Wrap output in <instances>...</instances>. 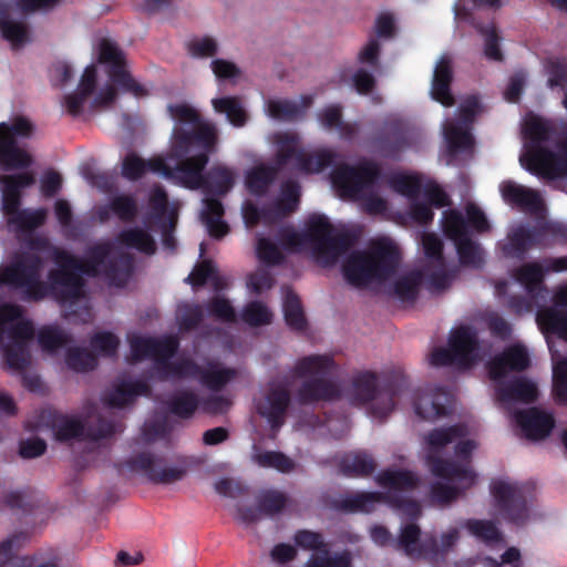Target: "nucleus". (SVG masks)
Masks as SVG:
<instances>
[{"instance_id": "nucleus-42", "label": "nucleus", "mask_w": 567, "mask_h": 567, "mask_svg": "<svg viewBox=\"0 0 567 567\" xmlns=\"http://www.w3.org/2000/svg\"><path fill=\"white\" fill-rule=\"evenodd\" d=\"M465 527L473 536L488 545L502 540L499 530L492 522L480 519L467 520Z\"/></svg>"}, {"instance_id": "nucleus-60", "label": "nucleus", "mask_w": 567, "mask_h": 567, "mask_svg": "<svg viewBox=\"0 0 567 567\" xmlns=\"http://www.w3.org/2000/svg\"><path fill=\"white\" fill-rule=\"evenodd\" d=\"M250 327L268 324L271 321L272 313L262 302H250Z\"/></svg>"}, {"instance_id": "nucleus-7", "label": "nucleus", "mask_w": 567, "mask_h": 567, "mask_svg": "<svg viewBox=\"0 0 567 567\" xmlns=\"http://www.w3.org/2000/svg\"><path fill=\"white\" fill-rule=\"evenodd\" d=\"M100 60L112 65L110 80L103 85L97 84L95 66H87L81 78L78 91L65 99L66 110L72 114H79L86 102L92 106H104L114 101L115 86L132 92L135 96H143L147 90L131 78L123 65V55L118 48L111 41L101 43Z\"/></svg>"}, {"instance_id": "nucleus-37", "label": "nucleus", "mask_w": 567, "mask_h": 567, "mask_svg": "<svg viewBox=\"0 0 567 567\" xmlns=\"http://www.w3.org/2000/svg\"><path fill=\"white\" fill-rule=\"evenodd\" d=\"M134 466L145 472L151 478L161 482H172L182 477V472L179 471H164L162 468V460L150 453L138 455L134 461Z\"/></svg>"}, {"instance_id": "nucleus-56", "label": "nucleus", "mask_w": 567, "mask_h": 567, "mask_svg": "<svg viewBox=\"0 0 567 567\" xmlns=\"http://www.w3.org/2000/svg\"><path fill=\"white\" fill-rule=\"evenodd\" d=\"M209 309L220 320L230 321L235 318L234 307L221 296H217L212 300Z\"/></svg>"}, {"instance_id": "nucleus-14", "label": "nucleus", "mask_w": 567, "mask_h": 567, "mask_svg": "<svg viewBox=\"0 0 567 567\" xmlns=\"http://www.w3.org/2000/svg\"><path fill=\"white\" fill-rule=\"evenodd\" d=\"M390 187L410 200L409 217L417 225L433 220L432 206L442 208L450 204L447 194L433 181L414 173H394Z\"/></svg>"}, {"instance_id": "nucleus-29", "label": "nucleus", "mask_w": 567, "mask_h": 567, "mask_svg": "<svg viewBox=\"0 0 567 567\" xmlns=\"http://www.w3.org/2000/svg\"><path fill=\"white\" fill-rule=\"evenodd\" d=\"M499 193L507 205L523 213H537L543 208V198L538 190L514 181L502 182Z\"/></svg>"}, {"instance_id": "nucleus-21", "label": "nucleus", "mask_w": 567, "mask_h": 567, "mask_svg": "<svg viewBox=\"0 0 567 567\" xmlns=\"http://www.w3.org/2000/svg\"><path fill=\"white\" fill-rule=\"evenodd\" d=\"M43 420H47L45 425H51L52 434L59 441L82 436L85 427L90 430L87 436L93 439L106 436L113 432L111 424H102L96 433L91 430L94 423L101 422V414L96 406L87 408L81 416L47 414Z\"/></svg>"}, {"instance_id": "nucleus-54", "label": "nucleus", "mask_w": 567, "mask_h": 567, "mask_svg": "<svg viewBox=\"0 0 567 567\" xmlns=\"http://www.w3.org/2000/svg\"><path fill=\"white\" fill-rule=\"evenodd\" d=\"M485 321L493 336L506 339L511 334V326L498 313H486Z\"/></svg>"}, {"instance_id": "nucleus-39", "label": "nucleus", "mask_w": 567, "mask_h": 567, "mask_svg": "<svg viewBox=\"0 0 567 567\" xmlns=\"http://www.w3.org/2000/svg\"><path fill=\"white\" fill-rule=\"evenodd\" d=\"M321 125L327 130H337L341 137L349 138L355 133V125L341 120V109L337 105L326 107L319 114Z\"/></svg>"}, {"instance_id": "nucleus-64", "label": "nucleus", "mask_w": 567, "mask_h": 567, "mask_svg": "<svg viewBox=\"0 0 567 567\" xmlns=\"http://www.w3.org/2000/svg\"><path fill=\"white\" fill-rule=\"evenodd\" d=\"M353 86L360 94L369 93L374 86V79L371 73L359 69L352 78Z\"/></svg>"}, {"instance_id": "nucleus-15", "label": "nucleus", "mask_w": 567, "mask_h": 567, "mask_svg": "<svg viewBox=\"0 0 567 567\" xmlns=\"http://www.w3.org/2000/svg\"><path fill=\"white\" fill-rule=\"evenodd\" d=\"M545 265L538 261H528L513 269L512 278L518 282L525 290L526 296L509 295L512 281L496 280L494 281V296L503 302L511 311L520 315L533 310L534 303L544 298L547 288L544 284Z\"/></svg>"}, {"instance_id": "nucleus-63", "label": "nucleus", "mask_w": 567, "mask_h": 567, "mask_svg": "<svg viewBox=\"0 0 567 567\" xmlns=\"http://www.w3.org/2000/svg\"><path fill=\"white\" fill-rule=\"evenodd\" d=\"M45 451V443L41 439H30L21 442L20 454L23 457L32 458L40 456Z\"/></svg>"}, {"instance_id": "nucleus-55", "label": "nucleus", "mask_w": 567, "mask_h": 567, "mask_svg": "<svg viewBox=\"0 0 567 567\" xmlns=\"http://www.w3.org/2000/svg\"><path fill=\"white\" fill-rule=\"evenodd\" d=\"M215 489L218 494L230 499H236L244 494V487L237 480L231 477L220 478L215 483Z\"/></svg>"}, {"instance_id": "nucleus-61", "label": "nucleus", "mask_w": 567, "mask_h": 567, "mask_svg": "<svg viewBox=\"0 0 567 567\" xmlns=\"http://www.w3.org/2000/svg\"><path fill=\"white\" fill-rule=\"evenodd\" d=\"M526 76L523 72L515 73L504 91V97L508 102H516L519 99L520 92L525 85Z\"/></svg>"}, {"instance_id": "nucleus-58", "label": "nucleus", "mask_w": 567, "mask_h": 567, "mask_svg": "<svg viewBox=\"0 0 567 567\" xmlns=\"http://www.w3.org/2000/svg\"><path fill=\"white\" fill-rule=\"evenodd\" d=\"M111 208L112 212L121 219H128L136 212L134 202L127 196H118L114 198Z\"/></svg>"}, {"instance_id": "nucleus-2", "label": "nucleus", "mask_w": 567, "mask_h": 567, "mask_svg": "<svg viewBox=\"0 0 567 567\" xmlns=\"http://www.w3.org/2000/svg\"><path fill=\"white\" fill-rule=\"evenodd\" d=\"M336 364L329 355H308L296 361L293 368L282 378L269 383L257 410L272 429H279L286 417L290 402V388L301 381L296 399L300 404L344 399L353 405L364 406L368 414L382 421L393 411L400 394L391 389L378 388L377 375L370 371L358 372L349 386L340 389L331 379Z\"/></svg>"}, {"instance_id": "nucleus-57", "label": "nucleus", "mask_w": 567, "mask_h": 567, "mask_svg": "<svg viewBox=\"0 0 567 567\" xmlns=\"http://www.w3.org/2000/svg\"><path fill=\"white\" fill-rule=\"evenodd\" d=\"M172 412L179 416H188L196 409V399L190 393H184L172 402Z\"/></svg>"}, {"instance_id": "nucleus-45", "label": "nucleus", "mask_w": 567, "mask_h": 567, "mask_svg": "<svg viewBox=\"0 0 567 567\" xmlns=\"http://www.w3.org/2000/svg\"><path fill=\"white\" fill-rule=\"evenodd\" d=\"M277 169L268 166H256L250 168V194L262 193L275 179Z\"/></svg>"}, {"instance_id": "nucleus-52", "label": "nucleus", "mask_w": 567, "mask_h": 567, "mask_svg": "<svg viewBox=\"0 0 567 567\" xmlns=\"http://www.w3.org/2000/svg\"><path fill=\"white\" fill-rule=\"evenodd\" d=\"M39 341L44 349L53 351L64 346L66 338L61 331L47 328L40 331Z\"/></svg>"}, {"instance_id": "nucleus-16", "label": "nucleus", "mask_w": 567, "mask_h": 567, "mask_svg": "<svg viewBox=\"0 0 567 567\" xmlns=\"http://www.w3.org/2000/svg\"><path fill=\"white\" fill-rule=\"evenodd\" d=\"M477 332L465 324L453 328L449 336L446 348H436L430 354L433 367H453L466 370L481 360Z\"/></svg>"}, {"instance_id": "nucleus-62", "label": "nucleus", "mask_w": 567, "mask_h": 567, "mask_svg": "<svg viewBox=\"0 0 567 567\" xmlns=\"http://www.w3.org/2000/svg\"><path fill=\"white\" fill-rule=\"evenodd\" d=\"M62 185V177L59 173L49 171L43 174L40 181L42 194L51 196L56 193Z\"/></svg>"}, {"instance_id": "nucleus-13", "label": "nucleus", "mask_w": 567, "mask_h": 567, "mask_svg": "<svg viewBox=\"0 0 567 567\" xmlns=\"http://www.w3.org/2000/svg\"><path fill=\"white\" fill-rule=\"evenodd\" d=\"M445 236L456 248L462 265L480 267L484 261V251L471 238V233L488 231L491 226L485 214L474 204H467L464 215L456 209H447L442 216Z\"/></svg>"}, {"instance_id": "nucleus-8", "label": "nucleus", "mask_w": 567, "mask_h": 567, "mask_svg": "<svg viewBox=\"0 0 567 567\" xmlns=\"http://www.w3.org/2000/svg\"><path fill=\"white\" fill-rule=\"evenodd\" d=\"M131 343V360L141 361L143 359H151L154 363V369L161 378H177L187 375H198L202 383L212 389H217L226 384L235 377V371L225 369L219 364L209 365L206 370L199 371L190 362L172 361L174 351L176 349V341L173 338L164 340H154L142 336H132Z\"/></svg>"}, {"instance_id": "nucleus-3", "label": "nucleus", "mask_w": 567, "mask_h": 567, "mask_svg": "<svg viewBox=\"0 0 567 567\" xmlns=\"http://www.w3.org/2000/svg\"><path fill=\"white\" fill-rule=\"evenodd\" d=\"M123 247L152 254L155 243L148 233L134 227L120 234L115 249ZM114 255V248L109 245H100L90 252L85 261L79 262L65 251H56L58 269L50 274L49 282L39 280V258L31 255L23 256L0 266V286L21 289L27 298L33 300L52 297L62 305L72 303L79 300L84 292L80 274H105L111 284L120 285L111 275V271H114L113 267L106 265V260L109 262L111 256Z\"/></svg>"}, {"instance_id": "nucleus-4", "label": "nucleus", "mask_w": 567, "mask_h": 567, "mask_svg": "<svg viewBox=\"0 0 567 567\" xmlns=\"http://www.w3.org/2000/svg\"><path fill=\"white\" fill-rule=\"evenodd\" d=\"M167 111L174 121L167 157L144 159L131 153L123 161V175L136 179L152 172L173 178L185 187H197L202 182L200 168L206 158L203 153L189 154L202 145L207 148L214 141V131L209 125L200 123L197 112L186 103L169 104Z\"/></svg>"}, {"instance_id": "nucleus-5", "label": "nucleus", "mask_w": 567, "mask_h": 567, "mask_svg": "<svg viewBox=\"0 0 567 567\" xmlns=\"http://www.w3.org/2000/svg\"><path fill=\"white\" fill-rule=\"evenodd\" d=\"M471 429L466 424L434 429L422 439L425 463L435 477L431 498L436 504L454 501L463 491L474 485L476 474L470 465L476 443L468 440Z\"/></svg>"}, {"instance_id": "nucleus-30", "label": "nucleus", "mask_w": 567, "mask_h": 567, "mask_svg": "<svg viewBox=\"0 0 567 567\" xmlns=\"http://www.w3.org/2000/svg\"><path fill=\"white\" fill-rule=\"evenodd\" d=\"M512 419L528 440H543L548 436L554 427V417L550 413L532 408L525 411L514 412Z\"/></svg>"}, {"instance_id": "nucleus-22", "label": "nucleus", "mask_w": 567, "mask_h": 567, "mask_svg": "<svg viewBox=\"0 0 567 567\" xmlns=\"http://www.w3.org/2000/svg\"><path fill=\"white\" fill-rule=\"evenodd\" d=\"M420 528L415 524L402 526L399 536V546L411 558L435 556L450 550L460 538L457 528H449L441 535L440 544L434 538L421 540Z\"/></svg>"}, {"instance_id": "nucleus-33", "label": "nucleus", "mask_w": 567, "mask_h": 567, "mask_svg": "<svg viewBox=\"0 0 567 567\" xmlns=\"http://www.w3.org/2000/svg\"><path fill=\"white\" fill-rule=\"evenodd\" d=\"M148 385L140 380H121L105 394L104 403L113 408H122L138 395L145 394Z\"/></svg>"}, {"instance_id": "nucleus-9", "label": "nucleus", "mask_w": 567, "mask_h": 567, "mask_svg": "<svg viewBox=\"0 0 567 567\" xmlns=\"http://www.w3.org/2000/svg\"><path fill=\"white\" fill-rule=\"evenodd\" d=\"M378 484L383 487L385 496L381 493H346L333 502L336 509L346 513H370L383 501L398 508L406 518H416L421 507L416 502L406 497L419 484L416 475L410 471L386 470L377 477Z\"/></svg>"}, {"instance_id": "nucleus-36", "label": "nucleus", "mask_w": 567, "mask_h": 567, "mask_svg": "<svg viewBox=\"0 0 567 567\" xmlns=\"http://www.w3.org/2000/svg\"><path fill=\"white\" fill-rule=\"evenodd\" d=\"M203 204L200 217L208 234L214 238H221L229 230L228 225L223 220L221 204L208 197L203 200Z\"/></svg>"}, {"instance_id": "nucleus-48", "label": "nucleus", "mask_w": 567, "mask_h": 567, "mask_svg": "<svg viewBox=\"0 0 567 567\" xmlns=\"http://www.w3.org/2000/svg\"><path fill=\"white\" fill-rule=\"evenodd\" d=\"M66 363L76 371H86L95 367L96 360L85 350L72 349L66 355Z\"/></svg>"}, {"instance_id": "nucleus-53", "label": "nucleus", "mask_w": 567, "mask_h": 567, "mask_svg": "<svg viewBox=\"0 0 567 567\" xmlns=\"http://www.w3.org/2000/svg\"><path fill=\"white\" fill-rule=\"evenodd\" d=\"M118 346V340L112 333L101 332L92 339V348L94 351L109 355L115 352Z\"/></svg>"}, {"instance_id": "nucleus-26", "label": "nucleus", "mask_w": 567, "mask_h": 567, "mask_svg": "<svg viewBox=\"0 0 567 567\" xmlns=\"http://www.w3.org/2000/svg\"><path fill=\"white\" fill-rule=\"evenodd\" d=\"M295 542L299 547L312 551L307 567H351L350 554L330 555L327 545L318 533L300 530L295 535Z\"/></svg>"}, {"instance_id": "nucleus-11", "label": "nucleus", "mask_w": 567, "mask_h": 567, "mask_svg": "<svg viewBox=\"0 0 567 567\" xmlns=\"http://www.w3.org/2000/svg\"><path fill=\"white\" fill-rule=\"evenodd\" d=\"M551 307L539 309L536 321L546 338L553 361V394L559 404H567V358L556 349L551 336L567 342V281L554 287Z\"/></svg>"}, {"instance_id": "nucleus-44", "label": "nucleus", "mask_w": 567, "mask_h": 567, "mask_svg": "<svg viewBox=\"0 0 567 567\" xmlns=\"http://www.w3.org/2000/svg\"><path fill=\"white\" fill-rule=\"evenodd\" d=\"M214 75L221 81L236 83L243 75L241 69L233 61L215 59L210 62Z\"/></svg>"}, {"instance_id": "nucleus-43", "label": "nucleus", "mask_w": 567, "mask_h": 567, "mask_svg": "<svg viewBox=\"0 0 567 567\" xmlns=\"http://www.w3.org/2000/svg\"><path fill=\"white\" fill-rule=\"evenodd\" d=\"M256 255L259 261L267 266L279 265L284 260L281 248L268 237H260L258 239Z\"/></svg>"}, {"instance_id": "nucleus-31", "label": "nucleus", "mask_w": 567, "mask_h": 567, "mask_svg": "<svg viewBox=\"0 0 567 567\" xmlns=\"http://www.w3.org/2000/svg\"><path fill=\"white\" fill-rule=\"evenodd\" d=\"M199 122L207 124L213 128L214 141H212L209 143L207 148H204L203 146L195 147L194 152H192L189 155H196V154L203 153L205 155V158L207 159L208 152L213 148V146L215 145V143L217 141V132H216L215 126L213 124H210L209 122L202 121L200 118H199ZM205 163H207V161ZM205 165L206 164L203 165V167L200 168V172H203V168L205 167ZM200 178H202L200 185L197 187H190L192 189L206 186L210 193L224 194L233 186L234 181H235V175L230 169H228L226 167H217L209 174L207 182L205 181L203 173H200Z\"/></svg>"}, {"instance_id": "nucleus-23", "label": "nucleus", "mask_w": 567, "mask_h": 567, "mask_svg": "<svg viewBox=\"0 0 567 567\" xmlns=\"http://www.w3.org/2000/svg\"><path fill=\"white\" fill-rule=\"evenodd\" d=\"M481 105L475 96L465 99L460 107V120L457 122L446 121L443 124V134L451 153L471 152L474 138L470 132V124L480 113Z\"/></svg>"}, {"instance_id": "nucleus-27", "label": "nucleus", "mask_w": 567, "mask_h": 567, "mask_svg": "<svg viewBox=\"0 0 567 567\" xmlns=\"http://www.w3.org/2000/svg\"><path fill=\"white\" fill-rule=\"evenodd\" d=\"M300 188L293 181L282 184L280 195L275 204L267 209L258 210L250 204V227L258 223L272 224L295 212L299 204Z\"/></svg>"}, {"instance_id": "nucleus-12", "label": "nucleus", "mask_w": 567, "mask_h": 567, "mask_svg": "<svg viewBox=\"0 0 567 567\" xmlns=\"http://www.w3.org/2000/svg\"><path fill=\"white\" fill-rule=\"evenodd\" d=\"M379 167L362 159L355 166H337L331 175V185L339 197L359 202L372 215L384 214L388 203L380 195Z\"/></svg>"}, {"instance_id": "nucleus-1", "label": "nucleus", "mask_w": 567, "mask_h": 567, "mask_svg": "<svg viewBox=\"0 0 567 567\" xmlns=\"http://www.w3.org/2000/svg\"><path fill=\"white\" fill-rule=\"evenodd\" d=\"M306 231L285 228L280 231V246L288 252H298L311 247L313 259L322 267L337 264L347 256L342 271L346 280L354 287L389 284L390 292L402 301H412L421 287L431 293L449 288L454 274L446 269L442 257V241L431 233H423L422 246L426 262L413 267H400L402 254L398 244L389 237L370 241L364 250L352 251V237L333 227L327 217L311 215Z\"/></svg>"}, {"instance_id": "nucleus-10", "label": "nucleus", "mask_w": 567, "mask_h": 567, "mask_svg": "<svg viewBox=\"0 0 567 567\" xmlns=\"http://www.w3.org/2000/svg\"><path fill=\"white\" fill-rule=\"evenodd\" d=\"M529 363V353L519 342L506 347L487 362L486 369L489 379L495 383L496 399L505 409L509 410L516 402L532 403L537 399V385L532 380H508L511 373L526 370Z\"/></svg>"}, {"instance_id": "nucleus-17", "label": "nucleus", "mask_w": 567, "mask_h": 567, "mask_svg": "<svg viewBox=\"0 0 567 567\" xmlns=\"http://www.w3.org/2000/svg\"><path fill=\"white\" fill-rule=\"evenodd\" d=\"M278 166L291 164L300 173H320L337 163V154L331 150L307 153L300 147V140L295 133L280 132L272 136Z\"/></svg>"}, {"instance_id": "nucleus-25", "label": "nucleus", "mask_w": 567, "mask_h": 567, "mask_svg": "<svg viewBox=\"0 0 567 567\" xmlns=\"http://www.w3.org/2000/svg\"><path fill=\"white\" fill-rule=\"evenodd\" d=\"M554 233L549 225L542 227H529L526 225L514 226L507 235L503 246L506 256L522 258L533 247H546L551 243L547 236Z\"/></svg>"}, {"instance_id": "nucleus-40", "label": "nucleus", "mask_w": 567, "mask_h": 567, "mask_svg": "<svg viewBox=\"0 0 567 567\" xmlns=\"http://www.w3.org/2000/svg\"><path fill=\"white\" fill-rule=\"evenodd\" d=\"M284 315L287 324L295 330H302L306 327V318L300 300L292 291H287L284 297Z\"/></svg>"}, {"instance_id": "nucleus-18", "label": "nucleus", "mask_w": 567, "mask_h": 567, "mask_svg": "<svg viewBox=\"0 0 567 567\" xmlns=\"http://www.w3.org/2000/svg\"><path fill=\"white\" fill-rule=\"evenodd\" d=\"M34 183V175L24 172L19 175H0L2 212L8 224L17 229H28L43 223L44 210H19L20 189Z\"/></svg>"}, {"instance_id": "nucleus-51", "label": "nucleus", "mask_w": 567, "mask_h": 567, "mask_svg": "<svg viewBox=\"0 0 567 567\" xmlns=\"http://www.w3.org/2000/svg\"><path fill=\"white\" fill-rule=\"evenodd\" d=\"M217 42L212 38L195 39L189 42L188 50L193 56L207 58L217 52Z\"/></svg>"}, {"instance_id": "nucleus-24", "label": "nucleus", "mask_w": 567, "mask_h": 567, "mask_svg": "<svg viewBox=\"0 0 567 567\" xmlns=\"http://www.w3.org/2000/svg\"><path fill=\"white\" fill-rule=\"evenodd\" d=\"M496 514L516 525L527 519V507L523 495V486L507 478H498L491 484Z\"/></svg>"}, {"instance_id": "nucleus-28", "label": "nucleus", "mask_w": 567, "mask_h": 567, "mask_svg": "<svg viewBox=\"0 0 567 567\" xmlns=\"http://www.w3.org/2000/svg\"><path fill=\"white\" fill-rule=\"evenodd\" d=\"M452 395L442 388L426 389L413 394L415 414L427 421H434L447 412Z\"/></svg>"}, {"instance_id": "nucleus-59", "label": "nucleus", "mask_w": 567, "mask_h": 567, "mask_svg": "<svg viewBox=\"0 0 567 567\" xmlns=\"http://www.w3.org/2000/svg\"><path fill=\"white\" fill-rule=\"evenodd\" d=\"M484 567H504L503 565H511L512 567H519L520 553L517 548L511 547L502 555V563H497L491 558L481 559Z\"/></svg>"}, {"instance_id": "nucleus-32", "label": "nucleus", "mask_w": 567, "mask_h": 567, "mask_svg": "<svg viewBox=\"0 0 567 567\" xmlns=\"http://www.w3.org/2000/svg\"><path fill=\"white\" fill-rule=\"evenodd\" d=\"M452 81V60L450 55L444 54L441 56L435 65L431 95L444 106H452L454 99L450 92V84Z\"/></svg>"}, {"instance_id": "nucleus-47", "label": "nucleus", "mask_w": 567, "mask_h": 567, "mask_svg": "<svg viewBox=\"0 0 567 567\" xmlns=\"http://www.w3.org/2000/svg\"><path fill=\"white\" fill-rule=\"evenodd\" d=\"M285 505L286 497L279 492L265 491L258 496V509L265 514H276L280 512Z\"/></svg>"}, {"instance_id": "nucleus-35", "label": "nucleus", "mask_w": 567, "mask_h": 567, "mask_svg": "<svg viewBox=\"0 0 567 567\" xmlns=\"http://www.w3.org/2000/svg\"><path fill=\"white\" fill-rule=\"evenodd\" d=\"M0 32L13 48L21 47L30 41V31L27 23L16 19L9 11L0 12Z\"/></svg>"}, {"instance_id": "nucleus-6", "label": "nucleus", "mask_w": 567, "mask_h": 567, "mask_svg": "<svg viewBox=\"0 0 567 567\" xmlns=\"http://www.w3.org/2000/svg\"><path fill=\"white\" fill-rule=\"evenodd\" d=\"M522 166L547 179L567 177V132L556 122L534 114L523 122Z\"/></svg>"}, {"instance_id": "nucleus-38", "label": "nucleus", "mask_w": 567, "mask_h": 567, "mask_svg": "<svg viewBox=\"0 0 567 567\" xmlns=\"http://www.w3.org/2000/svg\"><path fill=\"white\" fill-rule=\"evenodd\" d=\"M375 468L374 461L364 452L347 454L340 461V471L347 476H364Z\"/></svg>"}, {"instance_id": "nucleus-46", "label": "nucleus", "mask_w": 567, "mask_h": 567, "mask_svg": "<svg viewBox=\"0 0 567 567\" xmlns=\"http://www.w3.org/2000/svg\"><path fill=\"white\" fill-rule=\"evenodd\" d=\"M255 460L261 466L274 467L282 473H288L295 467L293 461L279 452L257 454Z\"/></svg>"}, {"instance_id": "nucleus-19", "label": "nucleus", "mask_w": 567, "mask_h": 567, "mask_svg": "<svg viewBox=\"0 0 567 567\" xmlns=\"http://www.w3.org/2000/svg\"><path fill=\"white\" fill-rule=\"evenodd\" d=\"M33 133V123L22 115L0 123V168L2 171L21 169L31 165V155L17 146L16 140L30 137Z\"/></svg>"}, {"instance_id": "nucleus-49", "label": "nucleus", "mask_w": 567, "mask_h": 567, "mask_svg": "<svg viewBox=\"0 0 567 567\" xmlns=\"http://www.w3.org/2000/svg\"><path fill=\"white\" fill-rule=\"evenodd\" d=\"M548 84L550 87H565L567 82V63L560 60H549L546 64Z\"/></svg>"}, {"instance_id": "nucleus-50", "label": "nucleus", "mask_w": 567, "mask_h": 567, "mask_svg": "<svg viewBox=\"0 0 567 567\" xmlns=\"http://www.w3.org/2000/svg\"><path fill=\"white\" fill-rule=\"evenodd\" d=\"M480 31L485 37V49L484 53L485 56L489 60L494 61H501L502 60V52L498 48V35L496 33L495 27L493 24L481 28Z\"/></svg>"}, {"instance_id": "nucleus-41", "label": "nucleus", "mask_w": 567, "mask_h": 567, "mask_svg": "<svg viewBox=\"0 0 567 567\" xmlns=\"http://www.w3.org/2000/svg\"><path fill=\"white\" fill-rule=\"evenodd\" d=\"M216 112L225 113L230 123L241 126L245 123V111L235 97L214 99L212 101Z\"/></svg>"}, {"instance_id": "nucleus-20", "label": "nucleus", "mask_w": 567, "mask_h": 567, "mask_svg": "<svg viewBox=\"0 0 567 567\" xmlns=\"http://www.w3.org/2000/svg\"><path fill=\"white\" fill-rule=\"evenodd\" d=\"M33 336V328L24 317L22 310L14 305L0 306V343L3 346L7 361L11 367L22 368L27 362L24 355L21 361L14 353V348L24 351V342Z\"/></svg>"}, {"instance_id": "nucleus-34", "label": "nucleus", "mask_w": 567, "mask_h": 567, "mask_svg": "<svg viewBox=\"0 0 567 567\" xmlns=\"http://www.w3.org/2000/svg\"><path fill=\"white\" fill-rule=\"evenodd\" d=\"M312 104L310 96H301L299 100L278 99L267 104L268 114L280 121H295L300 118Z\"/></svg>"}]
</instances>
